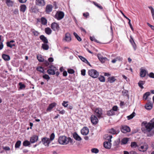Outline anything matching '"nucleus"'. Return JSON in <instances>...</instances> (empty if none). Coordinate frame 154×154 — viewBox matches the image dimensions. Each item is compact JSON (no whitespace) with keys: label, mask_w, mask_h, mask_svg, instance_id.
I'll use <instances>...</instances> for the list:
<instances>
[{"label":"nucleus","mask_w":154,"mask_h":154,"mask_svg":"<svg viewBox=\"0 0 154 154\" xmlns=\"http://www.w3.org/2000/svg\"><path fill=\"white\" fill-rule=\"evenodd\" d=\"M70 138H68L65 136H61L59 137L58 141L61 145L67 144L69 142Z\"/></svg>","instance_id":"f257e3e1"},{"label":"nucleus","mask_w":154,"mask_h":154,"mask_svg":"<svg viewBox=\"0 0 154 154\" xmlns=\"http://www.w3.org/2000/svg\"><path fill=\"white\" fill-rule=\"evenodd\" d=\"M142 126H144L146 130L149 132L154 128V126L150 122L147 123L146 121L143 122L141 124Z\"/></svg>","instance_id":"f03ea898"},{"label":"nucleus","mask_w":154,"mask_h":154,"mask_svg":"<svg viewBox=\"0 0 154 154\" xmlns=\"http://www.w3.org/2000/svg\"><path fill=\"white\" fill-rule=\"evenodd\" d=\"M88 74L89 76L94 78H96L99 76L98 72L94 69L89 70L88 71Z\"/></svg>","instance_id":"7ed1b4c3"},{"label":"nucleus","mask_w":154,"mask_h":154,"mask_svg":"<svg viewBox=\"0 0 154 154\" xmlns=\"http://www.w3.org/2000/svg\"><path fill=\"white\" fill-rule=\"evenodd\" d=\"M47 71V73L50 75H54L55 74V71L57 69L56 67L52 65H50Z\"/></svg>","instance_id":"20e7f679"},{"label":"nucleus","mask_w":154,"mask_h":154,"mask_svg":"<svg viewBox=\"0 0 154 154\" xmlns=\"http://www.w3.org/2000/svg\"><path fill=\"white\" fill-rule=\"evenodd\" d=\"M71 40L72 38L69 32H66L63 39V41L65 42H69Z\"/></svg>","instance_id":"39448f33"},{"label":"nucleus","mask_w":154,"mask_h":154,"mask_svg":"<svg viewBox=\"0 0 154 154\" xmlns=\"http://www.w3.org/2000/svg\"><path fill=\"white\" fill-rule=\"evenodd\" d=\"M64 15V14L63 12L57 11L55 15V18L58 20H60L63 18Z\"/></svg>","instance_id":"423d86ee"},{"label":"nucleus","mask_w":154,"mask_h":154,"mask_svg":"<svg viewBox=\"0 0 154 154\" xmlns=\"http://www.w3.org/2000/svg\"><path fill=\"white\" fill-rule=\"evenodd\" d=\"M102 110L100 108H97L95 109V115L98 118H100L102 117Z\"/></svg>","instance_id":"0eeeda50"},{"label":"nucleus","mask_w":154,"mask_h":154,"mask_svg":"<svg viewBox=\"0 0 154 154\" xmlns=\"http://www.w3.org/2000/svg\"><path fill=\"white\" fill-rule=\"evenodd\" d=\"M35 5L40 7H43L45 5V2L44 0H35Z\"/></svg>","instance_id":"6e6552de"},{"label":"nucleus","mask_w":154,"mask_h":154,"mask_svg":"<svg viewBox=\"0 0 154 154\" xmlns=\"http://www.w3.org/2000/svg\"><path fill=\"white\" fill-rule=\"evenodd\" d=\"M131 131L130 128L126 125H123L122 126L121 131L124 133H126L128 132H129Z\"/></svg>","instance_id":"1a4fd4ad"},{"label":"nucleus","mask_w":154,"mask_h":154,"mask_svg":"<svg viewBox=\"0 0 154 154\" xmlns=\"http://www.w3.org/2000/svg\"><path fill=\"white\" fill-rule=\"evenodd\" d=\"M42 142L45 146H48L51 141L48 138L44 137L42 139Z\"/></svg>","instance_id":"9d476101"},{"label":"nucleus","mask_w":154,"mask_h":154,"mask_svg":"<svg viewBox=\"0 0 154 154\" xmlns=\"http://www.w3.org/2000/svg\"><path fill=\"white\" fill-rule=\"evenodd\" d=\"M91 123L94 125L97 124L98 121L97 117L95 115H92L91 117Z\"/></svg>","instance_id":"9b49d317"},{"label":"nucleus","mask_w":154,"mask_h":154,"mask_svg":"<svg viewBox=\"0 0 154 154\" xmlns=\"http://www.w3.org/2000/svg\"><path fill=\"white\" fill-rule=\"evenodd\" d=\"M51 28L54 31H58L59 29L58 24L57 23L54 22L52 23L51 25Z\"/></svg>","instance_id":"f8f14e48"},{"label":"nucleus","mask_w":154,"mask_h":154,"mask_svg":"<svg viewBox=\"0 0 154 154\" xmlns=\"http://www.w3.org/2000/svg\"><path fill=\"white\" fill-rule=\"evenodd\" d=\"M53 6L49 4L46 5L45 8V12L48 14H49L52 11Z\"/></svg>","instance_id":"ddd939ff"},{"label":"nucleus","mask_w":154,"mask_h":154,"mask_svg":"<svg viewBox=\"0 0 154 154\" xmlns=\"http://www.w3.org/2000/svg\"><path fill=\"white\" fill-rule=\"evenodd\" d=\"M81 134L84 135H86L88 134L89 133V131L88 128L87 127H84L81 130Z\"/></svg>","instance_id":"4468645a"},{"label":"nucleus","mask_w":154,"mask_h":154,"mask_svg":"<svg viewBox=\"0 0 154 154\" xmlns=\"http://www.w3.org/2000/svg\"><path fill=\"white\" fill-rule=\"evenodd\" d=\"M38 136L36 135H34L30 138V141L31 143H34L38 140Z\"/></svg>","instance_id":"2eb2a0df"},{"label":"nucleus","mask_w":154,"mask_h":154,"mask_svg":"<svg viewBox=\"0 0 154 154\" xmlns=\"http://www.w3.org/2000/svg\"><path fill=\"white\" fill-rule=\"evenodd\" d=\"M148 148L147 145L145 144L143 146H142L140 147H138V149L139 151L141 152H145L147 150Z\"/></svg>","instance_id":"dca6fc26"},{"label":"nucleus","mask_w":154,"mask_h":154,"mask_svg":"<svg viewBox=\"0 0 154 154\" xmlns=\"http://www.w3.org/2000/svg\"><path fill=\"white\" fill-rule=\"evenodd\" d=\"M56 103L54 102L53 103L50 104L47 109L46 111L47 112H50L52 109L56 106Z\"/></svg>","instance_id":"f3484780"},{"label":"nucleus","mask_w":154,"mask_h":154,"mask_svg":"<svg viewBox=\"0 0 154 154\" xmlns=\"http://www.w3.org/2000/svg\"><path fill=\"white\" fill-rule=\"evenodd\" d=\"M152 103L150 102H149L148 103H146L145 106V108L147 110H150L152 108Z\"/></svg>","instance_id":"a211bd4d"},{"label":"nucleus","mask_w":154,"mask_h":154,"mask_svg":"<svg viewBox=\"0 0 154 154\" xmlns=\"http://www.w3.org/2000/svg\"><path fill=\"white\" fill-rule=\"evenodd\" d=\"M111 142L105 141L103 145L104 147L106 149H109L111 147Z\"/></svg>","instance_id":"6ab92c4d"},{"label":"nucleus","mask_w":154,"mask_h":154,"mask_svg":"<svg viewBox=\"0 0 154 154\" xmlns=\"http://www.w3.org/2000/svg\"><path fill=\"white\" fill-rule=\"evenodd\" d=\"M150 94V93L149 92H147L144 94L143 96V99L144 100H146L147 99L148 101H149V100L151 99L150 98L149 99V98H148V97L149 96Z\"/></svg>","instance_id":"aec40b11"},{"label":"nucleus","mask_w":154,"mask_h":154,"mask_svg":"<svg viewBox=\"0 0 154 154\" xmlns=\"http://www.w3.org/2000/svg\"><path fill=\"white\" fill-rule=\"evenodd\" d=\"M79 57L83 62L87 64L88 65L91 66L90 63L85 58L81 56H79Z\"/></svg>","instance_id":"412c9836"},{"label":"nucleus","mask_w":154,"mask_h":154,"mask_svg":"<svg viewBox=\"0 0 154 154\" xmlns=\"http://www.w3.org/2000/svg\"><path fill=\"white\" fill-rule=\"evenodd\" d=\"M73 136L74 138L77 141H80L82 140L81 137L79 136L76 132H74L73 134Z\"/></svg>","instance_id":"4be33fe9"},{"label":"nucleus","mask_w":154,"mask_h":154,"mask_svg":"<svg viewBox=\"0 0 154 154\" xmlns=\"http://www.w3.org/2000/svg\"><path fill=\"white\" fill-rule=\"evenodd\" d=\"M5 3L8 7H12L14 4V2L11 0H6Z\"/></svg>","instance_id":"5701e85b"},{"label":"nucleus","mask_w":154,"mask_h":154,"mask_svg":"<svg viewBox=\"0 0 154 154\" xmlns=\"http://www.w3.org/2000/svg\"><path fill=\"white\" fill-rule=\"evenodd\" d=\"M97 57L99 60L102 63H104L106 60L107 59L106 58L103 57L100 54H98Z\"/></svg>","instance_id":"b1692460"},{"label":"nucleus","mask_w":154,"mask_h":154,"mask_svg":"<svg viewBox=\"0 0 154 154\" xmlns=\"http://www.w3.org/2000/svg\"><path fill=\"white\" fill-rule=\"evenodd\" d=\"M140 76L142 77H144L146 75L147 71L144 69H140Z\"/></svg>","instance_id":"393cba45"},{"label":"nucleus","mask_w":154,"mask_h":154,"mask_svg":"<svg viewBox=\"0 0 154 154\" xmlns=\"http://www.w3.org/2000/svg\"><path fill=\"white\" fill-rule=\"evenodd\" d=\"M40 38L42 41L45 43H48V41L47 38L45 37L44 35H42L40 36Z\"/></svg>","instance_id":"a878e982"},{"label":"nucleus","mask_w":154,"mask_h":154,"mask_svg":"<svg viewBox=\"0 0 154 154\" xmlns=\"http://www.w3.org/2000/svg\"><path fill=\"white\" fill-rule=\"evenodd\" d=\"M26 9V6L25 5H21L20 6V11L23 13L25 11Z\"/></svg>","instance_id":"bb28decb"},{"label":"nucleus","mask_w":154,"mask_h":154,"mask_svg":"<svg viewBox=\"0 0 154 154\" xmlns=\"http://www.w3.org/2000/svg\"><path fill=\"white\" fill-rule=\"evenodd\" d=\"M119 132V131H116V130L112 128H111L109 131V133L113 134H117Z\"/></svg>","instance_id":"cd10ccee"},{"label":"nucleus","mask_w":154,"mask_h":154,"mask_svg":"<svg viewBox=\"0 0 154 154\" xmlns=\"http://www.w3.org/2000/svg\"><path fill=\"white\" fill-rule=\"evenodd\" d=\"M42 48L44 50H47L48 49L49 46L47 44V43H45L42 44Z\"/></svg>","instance_id":"c85d7f7f"},{"label":"nucleus","mask_w":154,"mask_h":154,"mask_svg":"<svg viewBox=\"0 0 154 154\" xmlns=\"http://www.w3.org/2000/svg\"><path fill=\"white\" fill-rule=\"evenodd\" d=\"M131 146L132 148H135L137 147L138 148L139 146L137 143L135 142H132L131 143Z\"/></svg>","instance_id":"c756f323"},{"label":"nucleus","mask_w":154,"mask_h":154,"mask_svg":"<svg viewBox=\"0 0 154 154\" xmlns=\"http://www.w3.org/2000/svg\"><path fill=\"white\" fill-rule=\"evenodd\" d=\"M115 114V112L112 109L109 110L107 111V115L109 116H112Z\"/></svg>","instance_id":"7c9ffc66"},{"label":"nucleus","mask_w":154,"mask_h":154,"mask_svg":"<svg viewBox=\"0 0 154 154\" xmlns=\"http://www.w3.org/2000/svg\"><path fill=\"white\" fill-rule=\"evenodd\" d=\"M145 81H140L138 83V85L141 89H143L144 88L143 86V85L145 84Z\"/></svg>","instance_id":"2f4dec72"},{"label":"nucleus","mask_w":154,"mask_h":154,"mask_svg":"<svg viewBox=\"0 0 154 154\" xmlns=\"http://www.w3.org/2000/svg\"><path fill=\"white\" fill-rule=\"evenodd\" d=\"M116 80L115 77L113 76L110 77L108 78V81L110 83L114 82Z\"/></svg>","instance_id":"473e14b6"},{"label":"nucleus","mask_w":154,"mask_h":154,"mask_svg":"<svg viewBox=\"0 0 154 154\" xmlns=\"http://www.w3.org/2000/svg\"><path fill=\"white\" fill-rule=\"evenodd\" d=\"M2 57L5 60H9L10 59V56L6 54H3Z\"/></svg>","instance_id":"72a5a7b5"},{"label":"nucleus","mask_w":154,"mask_h":154,"mask_svg":"<svg viewBox=\"0 0 154 154\" xmlns=\"http://www.w3.org/2000/svg\"><path fill=\"white\" fill-rule=\"evenodd\" d=\"M45 32L47 34L50 35L52 31L50 28L47 27L45 29Z\"/></svg>","instance_id":"f704fd0d"},{"label":"nucleus","mask_w":154,"mask_h":154,"mask_svg":"<svg viewBox=\"0 0 154 154\" xmlns=\"http://www.w3.org/2000/svg\"><path fill=\"white\" fill-rule=\"evenodd\" d=\"M41 21L43 25H45L47 23V20L44 17L41 18Z\"/></svg>","instance_id":"c9c22d12"},{"label":"nucleus","mask_w":154,"mask_h":154,"mask_svg":"<svg viewBox=\"0 0 154 154\" xmlns=\"http://www.w3.org/2000/svg\"><path fill=\"white\" fill-rule=\"evenodd\" d=\"M129 138H124L121 141V142L123 144H126L128 141H129Z\"/></svg>","instance_id":"e433bc0d"},{"label":"nucleus","mask_w":154,"mask_h":154,"mask_svg":"<svg viewBox=\"0 0 154 154\" xmlns=\"http://www.w3.org/2000/svg\"><path fill=\"white\" fill-rule=\"evenodd\" d=\"M73 35L75 38L77 39V40L79 42L82 41V39L78 35V34L75 32L73 33Z\"/></svg>","instance_id":"4c0bfd02"},{"label":"nucleus","mask_w":154,"mask_h":154,"mask_svg":"<svg viewBox=\"0 0 154 154\" xmlns=\"http://www.w3.org/2000/svg\"><path fill=\"white\" fill-rule=\"evenodd\" d=\"M105 136L106 137V139L108 140V142H111V139L112 138V136L111 135H106Z\"/></svg>","instance_id":"58836bf2"},{"label":"nucleus","mask_w":154,"mask_h":154,"mask_svg":"<svg viewBox=\"0 0 154 154\" xmlns=\"http://www.w3.org/2000/svg\"><path fill=\"white\" fill-rule=\"evenodd\" d=\"M21 144V141L20 140L17 141L15 145V148H19Z\"/></svg>","instance_id":"ea45409f"},{"label":"nucleus","mask_w":154,"mask_h":154,"mask_svg":"<svg viewBox=\"0 0 154 154\" xmlns=\"http://www.w3.org/2000/svg\"><path fill=\"white\" fill-rule=\"evenodd\" d=\"M37 58L38 61L41 62H42L44 61V59L42 58L41 55H37Z\"/></svg>","instance_id":"a19ab883"},{"label":"nucleus","mask_w":154,"mask_h":154,"mask_svg":"<svg viewBox=\"0 0 154 154\" xmlns=\"http://www.w3.org/2000/svg\"><path fill=\"white\" fill-rule=\"evenodd\" d=\"M30 144V143L28 141L26 140L23 143V145L24 146H28Z\"/></svg>","instance_id":"79ce46f5"},{"label":"nucleus","mask_w":154,"mask_h":154,"mask_svg":"<svg viewBox=\"0 0 154 154\" xmlns=\"http://www.w3.org/2000/svg\"><path fill=\"white\" fill-rule=\"evenodd\" d=\"M148 8L151 10L153 19L154 20V9L151 6H149Z\"/></svg>","instance_id":"37998d69"},{"label":"nucleus","mask_w":154,"mask_h":154,"mask_svg":"<svg viewBox=\"0 0 154 154\" xmlns=\"http://www.w3.org/2000/svg\"><path fill=\"white\" fill-rule=\"evenodd\" d=\"M36 69L38 71L41 72L43 73L44 72V68L41 66L37 67L36 68Z\"/></svg>","instance_id":"c03bdc74"},{"label":"nucleus","mask_w":154,"mask_h":154,"mask_svg":"<svg viewBox=\"0 0 154 154\" xmlns=\"http://www.w3.org/2000/svg\"><path fill=\"white\" fill-rule=\"evenodd\" d=\"M31 31L34 35L35 36H38L39 34V33L38 31L35 30L34 29H32Z\"/></svg>","instance_id":"a18cd8bd"},{"label":"nucleus","mask_w":154,"mask_h":154,"mask_svg":"<svg viewBox=\"0 0 154 154\" xmlns=\"http://www.w3.org/2000/svg\"><path fill=\"white\" fill-rule=\"evenodd\" d=\"M98 79L101 82H105V77L103 76H100Z\"/></svg>","instance_id":"49530a36"},{"label":"nucleus","mask_w":154,"mask_h":154,"mask_svg":"<svg viewBox=\"0 0 154 154\" xmlns=\"http://www.w3.org/2000/svg\"><path fill=\"white\" fill-rule=\"evenodd\" d=\"M132 40L133 42V43H132L131 45H132L133 48H134V51H135L136 49L137 46H136V44L135 43V42H134L133 39V38H132Z\"/></svg>","instance_id":"de8ad7c7"},{"label":"nucleus","mask_w":154,"mask_h":154,"mask_svg":"<svg viewBox=\"0 0 154 154\" xmlns=\"http://www.w3.org/2000/svg\"><path fill=\"white\" fill-rule=\"evenodd\" d=\"M6 44L8 47H9L10 48H12L13 46H15V44H11V43H10L8 42H7Z\"/></svg>","instance_id":"09e8293b"},{"label":"nucleus","mask_w":154,"mask_h":154,"mask_svg":"<svg viewBox=\"0 0 154 154\" xmlns=\"http://www.w3.org/2000/svg\"><path fill=\"white\" fill-rule=\"evenodd\" d=\"M91 152L93 153H97L99 152V150L97 148H93L91 150Z\"/></svg>","instance_id":"8fccbe9b"},{"label":"nucleus","mask_w":154,"mask_h":154,"mask_svg":"<svg viewBox=\"0 0 154 154\" xmlns=\"http://www.w3.org/2000/svg\"><path fill=\"white\" fill-rule=\"evenodd\" d=\"M93 3L96 6H97L100 9H103V7L99 5L97 2H93Z\"/></svg>","instance_id":"3c124183"},{"label":"nucleus","mask_w":154,"mask_h":154,"mask_svg":"<svg viewBox=\"0 0 154 154\" xmlns=\"http://www.w3.org/2000/svg\"><path fill=\"white\" fill-rule=\"evenodd\" d=\"M55 138V134L54 133H52L50 136V140H53Z\"/></svg>","instance_id":"603ef678"},{"label":"nucleus","mask_w":154,"mask_h":154,"mask_svg":"<svg viewBox=\"0 0 154 154\" xmlns=\"http://www.w3.org/2000/svg\"><path fill=\"white\" fill-rule=\"evenodd\" d=\"M68 103V101H63V103H62V105L65 107H67L68 106V104L67 103Z\"/></svg>","instance_id":"864d4df0"},{"label":"nucleus","mask_w":154,"mask_h":154,"mask_svg":"<svg viewBox=\"0 0 154 154\" xmlns=\"http://www.w3.org/2000/svg\"><path fill=\"white\" fill-rule=\"evenodd\" d=\"M134 116V112L131 114L130 115L127 116V118L128 120L132 119Z\"/></svg>","instance_id":"5fc2aeb1"},{"label":"nucleus","mask_w":154,"mask_h":154,"mask_svg":"<svg viewBox=\"0 0 154 154\" xmlns=\"http://www.w3.org/2000/svg\"><path fill=\"white\" fill-rule=\"evenodd\" d=\"M43 78L49 80L50 79V77L47 74H45L43 75Z\"/></svg>","instance_id":"6e6d98bb"},{"label":"nucleus","mask_w":154,"mask_h":154,"mask_svg":"<svg viewBox=\"0 0 154 154\" xmlns=\"http://www.w3.org/2000/svg\"><path fill=\"white\" fill-rule=\"evenodd\" d=\"M19 85H20V89H22L23 88H25V85L23 84H22L21 82L19 83Z\"/></svg>","instance_id":"4d7b16f0"},{"label":"nucleus","mask_w":154,"mask_h":154,"mask_svg":"<svg viewBox=\"0 0 154 154\" xmlns=\"http://www.w3.org/2000/svg\"><path fill=\"white\" fill-rule=\"evenodd\" d=\"M115 58L116 60V61H121L123 60V58L120 56H117Z\"/></svg>","instance_id":"13d9d810"},{"label":"nucleus","mask_w":154,"mask_h":154,"mask_svg":"<svg viewBox=\"0 0 154 154\" xmlns=\"http://www.w3.org/2000/svg\"><path fill=\"white\" fill-rule=\"evenodd\" d=\"M149 76L151 78H154V73L153 72H151L148 74Z\"/></svg>","instance_id":"bf43d9fd"},{"label":"nucleus","mask_w":154,"mask_h":154,"mask_svg":"<svg viewBox=\"0 0 154 154\" xmlns=\"http://www.w3.org/2000/svg\"><path fill=\"white\" fill-rule=\"evenodd\" d=\"M4 41V39L2 40V42L0 41V50L2 49L3 48L4 45L3 43V42Z\"/></svg>","instance_id":"052dcab7"},{"label":"nucleus","mask_w":154,"mask_h":154,"mask_svg":"<svg viewBox=\"0 0 154 154\" xmlns=\"http://www.w3.org/2000/svg\"><path fill=\"white\" fill-rule=\"evenodd\" d=\"M90 38L91 41H94V42H97V43H98V41L96 39H95V38L94 37L90 36Z\"/></svg>","instance_id":"680f3d73"},{"label":"nucleus","mask_w":154,"mask_h":154,"mask_svg":"<svg viewBox=\"0 0 154 154\" xmlns=\"http://www.w3.org/2000/svg\"><path fill=\"white\" fill-rule=\"evenodd\" d=\"M68 72L70 74H73L74 73V71L72 69H69L68 70Z\"/></svg>","instance_id":"e2e57ef3"},{"label":"nucleus","mask_w":154,"mask_h":154,"mask_svg":"<svg viewBox=\"0 0 154 154\" xmlns=\"http://www.w3.org/2000/svg\"><path fill=\"white\" fill-rule=\"evenodd\" d=\"M118 107L117 106H115L112 107V109L113 112L117 111L118 110Z\"/></svg>","instance_id":"0e129e2a"},{"label":"nucleus","mask_w":154,"mask_h":154,"mask_svg":"<svg viewBox=\"0 0 154 154\" xmlns=\"http://www.w3.org/2000/svg\"><path fill=\"white\" fill-rule=\"evenodd\" d=\"M3 149L6 151H9L10 150V148L7 146L3 147Z\"/></svg>","instance_id":"69168bd1"},{"label":"nucleus","mask_w":154,"mask_h":154,"mask_svg":"<svg viewBox=\"0 0 154 154\" xmlns=\"http://www.w3.org/2000/svg\"><path fill=\"white\" fill-rule=\"evenodd\" d=\"M81 74L82 75L85 76V75L86 70L85 69H82L81 71Z\"/></svg>","instance_id":"338daca9"},{"label":"nucleus","mask_w":154,"mask_h":154,"mask_svg":"<svg viewBox=\"0 0 154 154\" xmlns=\"http://www.w3.org/2000/svg\"><path fill=\"white\" fill-rule=\"evenodd\" d=\"M147 24L149 26L151 27L152 30H154V26L151 25L148 23H147Z\"/></svg>","instance_id":"774afa93"}]
</instances>
